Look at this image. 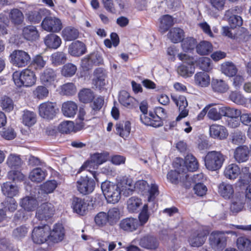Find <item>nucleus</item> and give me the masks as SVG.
Masks as SVG:
<instances>
[{"label": "nucleus", "mask_w": 251, "mask_h": 251, "mask_svg": "<svg viewBox=\"0 0 251 251\" xmlns=\"http://www.w3.org/2000/svg\"><path fill=\"white\" fill-rule=\"evenodd\" d=\"M241 173L240 167L236 164H231L227 166L224 171L225 177L229 179H235Z\"/></svg>", "instance_id": "nucleus-35"}, {"label": "nucleus", "mask_w": 251, "mask_h": 251, "mask_svg": "<svg viewBox=\"0 0 251 251\" xmlns=\"http://www.w3.org/2000/svg\"><path fill=\"white\" fill-rule=\"evenodd\" d=\"M218 192L225 199H229L233 196L234 189L232 185L223 182L218 186Z\"/></svg>", "instance_id": "nucleus-32"}, {"label": "nucleus", "mask_w": 251, "mask_h": 251, "mask_svg": "<svg viewBox=\"0 0 251 251\" xmlns=\"http://www.w3.org/2000/svg\"><path fill=\"white\" fill-rule=\"evenodd\" d=\"M108 156L107 152L96 153L91 156V161L95 164L100 165L107 160Z\"/></svg>", "instance_id": "nucleus-60"}, {"label": "nucleus", "mask_w": 251, "mask_h": 251, "mask_svg": "<svg viewBox=\"0 0 251 251\" xmlns=\"http://www.w3.org/2000/svg\"><path fill=\"white\" fill-rule=\"evenodd\" d=\"M55 104L51 102H46L40 104L39 106V115L48 120H51L55 116L56 110Z\"/></svg>", "instance_id": "nucleus-14"}, {"label": "nucleus", "mask_w": 251, "mask_h": 251, "mask_svg": "<svg viewBox=\"0 0 251 251\" xmlns=\"http://www.w3.org/2000/svg\"><path fill=\"white\" fill-rule=\"evenodd\" d=\"M226 156L221 151H209L204 157L206 168L212 171L219 170L226 160Z\"/></svg>", "instance_id": "nucleus-4"}, {"label": "nucleus", "mask_w": 251, "mask_h": 251, "mask_svg": "<svg viewBox=\"0 0 251 251\" xmlns=\"http://www.w3.org/2000/svg\"><path fill=\"white\" fill-rule=\"evenodd\" d=\"M52 64L55 66L64 64L67 59L66 54L63 52L57 51L53 53L51 56Z\"/></svg>", "instance_id": "nucleus-57"}, {"label": "nucleus", "mask_w": 251, "mask_h": 251, "mask_svg": "<svg viewBox=\"0 0 251 251\" xmlns=\"http://www.w3.org/2000/svg\"><path fill=\"white\" fill-rule=\"evenodd\" d=\"M78 96L80 101L84 103L91 102L95 98L93 91L87 88H84L80 90L78 93Z\"/></svg>", "instance_id": "nucleus-45"}, {"label": "nucleus", "mask_w": 251, "mask_h": 251, "mask_svg": "<svg viewBox=\"0 0 251 251\" xmlns=\"http://www.w3.org/2000/svg\"><path fill=\"white\" fill-rule=\"evenodd\" d=\"M209 133L214 139L224 140L228 136V133L226 128L223 126L213 124L210 126Z\"/></svg>", "instance_id": "nucleus-19"}, {"label": "nucleus", "mask_w": 251, "mask_h": 251, "mask_svg": "<svg viewBox=\"0 0 251 251\" xmlns=\"http://www.w3.org/2000/svg\"><path fill=\"white\" fill-rule=\"evenodd\" d=\"M221 71L226 76L231 77L236 75L237 69L233 63L226 62L222 64Z\"/></svg>", "instance_id": "nucleus-50"}, {"label": "nucleus", "mask_w": 251, "mask_h": 251, "mask_svg": "<svg viewBox=\"0 0 251 251\" xmlns=\"http://www.w3.org/2000/svg\"><path fill=\"white\" fill-rule=\"evenodd\" d=\"M95 78L94 82L97 87L100 89L105 85V73L102 68H98L94 71Z\"/></svg>", "instance_id": "nucleus-38"}, {"label": "nucleus", "mask_w": 251, "mask_h": 251, "mask_svg": "<svg viewBox=\"0 0 251 251\" xmlns=\"http://www.w3.org/2000/svg\"><path fill=\"white\" fill-rule=\"evenodd\" d=\"M195 63H197L199 68L204 71H208L212 68L211 60L208 57H200L197 60H195Z\"/></svg>", "instance_id": "nucleus-59"}, {"label": "nucleus", "mask_w": 251, "mask_h": 251, "mask_svg": "<svg viewBox=\"0 0 251 251\" xmlns=\"http://www.w3.org/2000/svg\"><path fill=\"white\" fill-rule=\"evenodd\" d=\"M236 245L240 251H251V241L245 237L238 238Z\"/></svg>", "instance_id": "nucleus-53"}, {"label": "nucleus", "mask_w": 251, "mask_h": 251, "mask_svg": "<svg viewBox=\"0 0 251 251\" xmlns=\"http://www.w3.org/2000/svg\"><path fill=\"white\" fill-rule=\"evenodd\" d=\"M206 239V234L201 230H193L190 232L188 237V242L193 247L201 246Z\"/></svg>", "instance_id": "nucleus-12"}, {"label": "nucleus", "mask_w": 251, "mask_h": 251, "mask_svg": "<svg viewBox=\"0 0 251 251\" xmlns=\"http://www.w3.org/2000/svg\"><path fill=\"white\" fill-rule=\"evenodd\" d=\"M194 81L196 85L201 87H206L210 84L209 75L205 72L197 73L194 76Z\"/></svg>", "instance_id": "nucleus-40"}, {"label": "nucleus", "mask_w": 251, "mask_h": 251, "mask_svg": "<svg viewBox=\"0 0 251 251\" xmlns=\"http://www.w3.org/2000/svg\"><path fill=\"white\" fill-rule=\"evenodd\" d=\"M103 58L98 52L91 53L81 60L82 67L86 69H90L93 65L97 66L102 64Z\"/></svg>", "instance_id": "nucleus-16"}, {"label": "nucleus", "mask_w": 251, "mask_h": 251, "mask_svg": "<svg viewBox=\"0 0 251 251\" xmlns=\"http://www.w3.org/2000/svg\"><path fill=\"white\" fill-rule=\"evenodd\" d=\"M180 165L181 163L183 162V160L180 158L178 159ZM185 166L181 165V169L184 171V173L186 174V171L189 172L196 171L199 168V163L195 156L192 154H188L185 157V161H184Z\"/></svg>", "instance_id": "nucleus-18"}, {"label": "nucleus", "mask_w": 251, "mask_h": 251, "mask_svg": "<svg viewBox=\"0 0 251 251\" xmlns=\"http://www.w3.org/2000/svg\"><path fill=\"white\" fill-rule=\"evenodd\" d=\"M24 38L29 41H35L38 39L39 34L36 27L33 25H28L23 29Z\"/></svg>", "instance_id": "nucleus-37"}, {"label": "nucleus", "mask_w": 251, "mask_h": 251, "mask_svg": "<svg viewBox=\"0 0 251 251\" xmlns=\"http://www.w3.org/2000/svg\"><path fill=\"white\" fill-rule=\"evenodd\" d=\"M72 206L74 212L80 215H84L88 210V203L83 199L75 197L73 200Z\"/></svg>", "instance_id": "nucleus-26"}, {"label": "nucleus", "mask_w": 251, "mask_h": 251, "mask_svg": "<svg viewBox=\"0 0 251 251\" xmlns=\"http://www.w3.org/2000/svg\"><path fill=\"white\" fill-rule=\"evenodd\" d=\"M212 87L215 91L224 93L228 89V86L223 80H214L212 83Z\"/></svg>", "instance_id": "nucleus-64"}, {"label": "nucleus", "mask_w": 251, "mask_h": 251, "mask_svg": "<svg viewBox=\"0 0 251 251\" xmlns=\"http://www.w3.org/2000/svg\"><path fill=\"white\" fill-rule=\"evenodd\" d=\"M141 199L132 197L127 201V209L129 212L133 213L137 211L142 204Z\"/></svg>", "instance_id": "nucleus-54"}, {"label": "nucleus", "mask_w": 251, "mask_h": 251, "mask_svg": "<svg viewBox=\"0 0 251 251\" xmlns=\"http://www.w3.org/2000/svg\"><path fill=\"white\" fill-rule=\"evenodd\" d=\"M47 175V173L45 170L36 168L30 172L29 178L32 181L39 183L44 180Z\"/></svg>", "instance_id": "nucleus-36"}, {"label": "nucleus", "mask_w": 251, "mask_h": 251, "mask_svg": "<svg viewBox=\"0 0 251 251\" xmlns=\"http://www.w3.org/2000/svg\"><path fill=\"white\" fill-rule=\"evenodd\" d=\"M101 189L108 203H116L120 200L121 194L116 184L110 181H104L101 183Z\"/></svg>", "instance_id": "nucleus-5"}, {"label": "nucleus", "mask_w": 251, "mask_h": 251, "mask_svg": "<svg viewBox=\"0 0 251 251\" xmlns=\"http://www.w3.org/2000/svg\"><path fill=\"white\" fill-rule=\"evenodd\" d=\"M50 227L48 225L35 227L32 230V239L34 243L41 244L50 238Z\"/></svg>", "instance_id": "nucleus-10"}, {"label": "nucleus", "mask_w": 251, "mask_h": 251, "mask_svg": "<svg viewBox=\"0 0 251 251\" xmlns=\"http://www.w3.org/2000/svg\"><path fill=\"white\" fill-rule=\"evenodd\" d=\"M77 70L76 66L71 63H68L62 67L61 75L66 77H70L75 75Z\"/></svg>", "instance_id": "nucleus-56"}, {"label": "nucleus", "mask_w": 251, "mask_h": 251, "mask_svg": "<svg viewBox=\"0 0 251 251\" xmlns=\"http://www.w3.org/2000/svg\"><path fill=\"white\" fill-rule=\"evenodd\" d=\"M1 190L6 198H13L19 195V187L10 182L3 183L1 185Z\"/></svg>", "instance_id": "nucleus-20"}, {"label": "nucleus", "mask_w": 251, "mask_h": 251, "mask_svg": "<svg viewBox=\"0 0 251 251\" xmlns=\"http://www.w3.org/2000/svg\"><path fill=\"white\" fill-rule=\"evenodd\" d=\"M95 187V181L87 175L81 176L76 181V187L78 191L83 195L91 193Z\"/></svg>", "instance_id": "nucleus-9"}, {"label": "nucleus", "mask_w": 251, "mask_h": 251, "mask_svg": "<svg viewBox=\"0 0 251 251\" xmlns=\"http://www.w3.org/2000/svg\"><path fill=\"white\" fill-rule=\"evenodd\" d=\"M121 194L125 197L131 195L134 189V185L132 180L130 178H124L122 179L117 184Z\"/></svg>", "instance_id": "nucleus-25"}, {"label": "nucleus", "mask_w": 251, "mask_h": 251, "mask_svg": "<svg viewBox=\"0 0 251 251\" xmlns=\"http://www.w3.org/2000/svg\"><path fill=\"white\" fill-rule=\"evenodd\" d=\"M249 153L248 147L245 146L239 147L234 152V158L239 163L245 162L249 158Z\"/></svg>", "instance_id": "nucleus-39"}, {"label": "nucleus", "mask_w": 251, "mask_h": 251, "mask_svg": "<svg viewBox=\"0 0 251 251\" xmlns=\"http://www.w3.org/2000/svg\"><path fill=\"white\" fill-rule=\"evenodd\" d=\"M106 216L109 221V224L113 225L115 224L120 218L121 213L120 210L117 207L110 208L106 213Z\"/></svg>", "instance_id": "nucleus-52"}, {"label": "nucleus", "mask_w": 251, "mask_h": 251, "mask_svg": "<svg viewBox=\"0 0 251 251\" xmlns=\"http://www.w3.org/2000/svg\"><path fill=\"white\" fill-rule=\"evenodd\" d=\"M28 230V229L26 226H20L13 230L12 236L15 239L21 240L26 235Z\"/></svg>", "instance_id": "nucleus-63"}, {"label": "nucleus", "mask_w": 251, "mask_h": 251, "mask_svg": "<svg viewBox=\"0 0 251 251\" xmlns=\"http://www.w3.org/2000/svg\"><path fill=\"white\" fill-rule=\"evenodd\" d=\"M44 43L48 48L57 49L60 46L62 41L59 36L51 33L46 36L44 39Z\"/></svg>", "instance_id": "nucleus-33"}, {"label": "nucleus", "mask_w": 251, "mask_h": 251, "mask_svg": "<svg viewBox=\"0 0 251 251\" xmlns=\"http://www.w3.org/2000/svg\"><path fill=\"white\" fill-rule=\"evenodd\" d=\"M174 21L172 16L165 15L160 18L159 28L161 32H164L173 25Z\"/></svg>", "instance_id": "nucleus-47"}, {"label": "nucleus", "mask_w": 251, "mask_h": 251, "mask_svg": "<svg viewBox=\"0 0 251 251\" xmlns=\"http://www.w3.org/2000/svg\"><path fill=\"white\" fill-rule=\"evenodd\" d=\"M213 50L212 44L205 41H201L196 46V50L198 54L201 55H207L210 53Z\"/></svg>", "instance_id": "nucleus-49"}, {"label": "nucleus", "mask_w": 251, "mask_h": 251, "mask_svg": "<svg viewBox=\"0 0 251 251\" xmlns=\"http://www.w3.org/2000/svg\"><path fill=\"white\" fill-rule=\"evenodd\" d=\"M56 78V75L55 71L50 68L46 69L41 74V81L47 87L54 85Z\"/></svg>", "instance_id": "nucleus-22"}, {"label": "nucleus", "mask_w": 251, "mask_h": 251, "mask_svg": "<svg viewBox=\"0 0 251 251\" xmlns=\"http://www.w3.org/2000/svg\"><path fill=\"white\" fill-rule=\"evenodd\" d=\"M150 214L148 212V205L145 204L138 216L139 226H143L149 220Z\"/></svg>", "instance_id": "nucleus-62"}, {"label": "nucleus", "mask_w": 251, "mask_h": 251, "mask_svg": "<svg viewBox=\"0 0 251 251\" xmlns=\"http://www.w3.org/2000/svg\"><path fill=\"white\" fill-rule=\"evenodd\" d=\"M61 109L65 116L73 118L74 117L78 110V106L74 101H67L62 104Z\"/></svg>", "instance_id": "nucleus-28"}, {"label": "nucleus", "mask_w": 251, "mask_h": 251, "mask_svg": "<svg viewBox=\"0 0 251 251\" xmlns=\"http://www.w3.org/2000/svg\"><path fill=\"white\" fill-rule=\"evenodd\" d=\"M42 27L48 32H58L62 28L61 20L55 17H46L41 24Z\"/></svg>", "instance_id": "nucleus-11"}, {"label": "nucleus", "mask_w": 251, "mask_h": 251, "mask_svg": "<svg viewBox=\"0 0 251 251\" xmlns=\"http://www.w3.org/2000/svg\"><path fill=\"white\" fill-rule=\"evenodd\" d=\"M209 244L211 248L216 251H222L226 245L227 237L222 231H213L210 235Z\"/></svg>", "instance_id": "nucleus-8"}, {"label": "nucleus", "mask_w": 251, "mask_h": 251, "mask_svg": "<svg viewBox=\"0 0 251 251\" xmlns=\"http://www.w3.org/2000/svg\"><path fill=\"white\" fill-rule=\"evenodd\" d=\"M130 129V123L129 121H126L124 124L119 123L116 125L117 133L124 138L127 137L129 135Z\"/></svg>", "instance_id": "nucleus-44"}, {"label": "nucleus", "mask_w": 251, "mask_h": 251, "mask_svg": "<svg viewBox=\"0 0 251 251\" xmlns=\"http://www.w3.org/2000/svg\"><path fill=\"white\" fill-rule=\"evenodd\" d=\"M50 11L45 8L36 9L33 11H29L27 14V18L30 22L33 23H39L43 17L48 16Z\"/></svg>", "instance_id": "nucleus-24"}, {"label": "nucleus", "mask_w": 251, "mask_h": 251, "mask_svg": "<svg viewBox=\"0 0 251 251\" xmlns=\"http://www.w3.org/2000/svg\"><path fill=\"white\" fill-rule=\"evenodd\" d=\"M13 80L17 87H31L35 84L36 76L33 71L25 69L21 72H15L13 74Z\"/></svg>", "instance_id": "nucleus-2"}, {"label": "nucleus", "mask_w": 251, "mask_h": 251, "mask_svg": "<svg viewBox=\"0 0 251 251\" xmlns=\"http://www.w3.org/2000/svg\"><path fill=\"white\" fill-rule=\"evenodd\" d=\"M134 99L126 91L123 90L120 92L119 101L123 106L131 109L134 107Z\"/></svg>", "instance_id": "nucleus-34"}, {"label": "nucleus", "mask_w": 251, "mask_h": 251, "mask_svg": "<svg viewBox=\"0 0 251 251\" xmlns=\"http://www.w3.org/2000/svg\"><path fill=\"white\" fill-rule=\"evenodd\" d=\"M197 41L192 37H188L182 41L181 47L183 50L188 51L194 49L196 47Z\"/></svg>", "instance_id": "nucleus-61"}, {"label": "nucleus", "mask_w": 251, "mask_h": 251, "mask_svg": "<svg viewBox=\"0 0 251 251\" xmlns=\"http://www.w3.org/2000/svg\"><path fill=\"white\" fill-rule=\"evenodd\" d=\"M57 185L56 181L54 180L47 181L41 186L40 192L39 193H44L46 195L52 193Z\"/></svg>", "instance_id": "nucleus-55"}, {"label": "nucleus", "mask_w": 251, "mask_h": 251, "mask_svg": "<svg viewBox=\"0 0 251 251\" xmlns=\"http://www.w3.org/2000/svg\"><path fill=\"white\" fill-rule=\"evenodd\" d=\"M19 203L21 207L27 211L34 210L38 204L37 200L31 196H26L21 199Z\"/></svg>", "instance_id": "nucleus-30"}, {"label": "nucleus", "mask_w": 251, "mask_h": 251, "mask_svg": "<svg viewBox=\"0 0 251 251\" xmlns=\"http://www.w3.org/2000/svg\"><path fill=\"white\" fill-rule=\"evenodd\" d=\"M64 235V228L62 224H56L52 230H50L49 236L54 242H58L63 239Z\"/></svg>", "instance_id": "nucleus-29"}, {"label": "nucleus", "mask_w": 251, "mask_h": 251, "mask_svg": "<svg viewBox=\"0 0 251 251\" xmlns=\"http://www.w3.org/2000/svg\"><path fill=\"white\" fill-rule=\"evenodd\" d=\"M54 209L53 205L50 203L42 204L38 208L36 213V217L41 221L47 220L53 215Z\"/></svg>", "instance_id": "nucleus-15"}, {"label": "nucleus", "mask_w": 251, "mask_h": 251, "mask_svg": "<svg viewBox=\"0 0 251 251\" xmlns=\"http://www.w3.org/2000/svg\"><path fill=\"white\" fill-rule=\"evenodd\" d=\"M1 206L4 211H8L13 213L16 211L18 207V204L16 200L13 198H6L1 203Z\"/></svg>", "instance_id": "nucleus-51"}, {"label": "nucleus", "mask_w": 251, "mask_h": 251, "mask_svg": "<svg viewBox=\"0 0 251 251\" xmlns=\"http://www.w3.org/2000/svg\"><path fill=\"white\" fill-rule=\"evenodd\" d=\"M172 100L175 102L177 107H178L180 113L176 117V121H179L181 119L186 117L188 114V110L186 109L188 105L187 101L186 98L183 96H171Z\"/></svg>", "instance_id": "nucleus-17"}, {"label": "nucleus", "mask_w": 251, "mask_h": 251, "mask_svg": "<svg viewBox=\"0 0 251 251\" xmlns=\"http://www.w3.org/2000/svg\"><path fill=\"white\" fill-rule=\"evenodd\" d=\"M139 227V221L136 218H126L120 223V227L127 232H133Z\"/></svg>", "instance_id": "nucleus-23"}, {"label": "nucleus", "mask_w": 251, "mask_h": 251, "mask_svg": "<svg viewBox=\"0 0 251 251\" xmlns=\"http://www.w3.org/2000/svg\"><path fill=\"white\" fill-rule=\"evenodd\" d=\"M86 45L82 42L76 41L72 43L68 48L69 53L75 57L81 56L86 52Z\"/></svg>", "instance_id": "nucleus-21"}, {"label": "nucleus", "mask_w": 251, "mask_h": 251, "mask_svg": "<svg viewBox=\"0 0 251 251\" xmlns=\"http://www.w3.org/2000/svg\"><path fill=\"white\" fill-rule=\"evenodd\" d=\"M237 9L239 10V8L236 6L226 11V15L229 16L228 23L231 27H240L243 24V19L241 17L235 14Z\"/></svg>", "instance_id": "nucleus-27"}, {"label": "nucleus", "mask_w": 251, "mask_h": 251, "mask_svg": "<svg viewBox=\"0 0 251 251\" xmlns=\"http://www.w3.org/2000/svg\"><path fill=\"white\" fill-rule=\"evenodd\" d=\"M22 120V123L25 126L30 127L36 122V115L32 111L27 110H24Z\"/></svg>", "instance_id": "nucleus-42"}, {"label": "nucleus", "mask_w": 251, "mask_h": 251, "mask_svg": "<svg viewBox=\"0 0 251 251\" xmlns=\"http://www.w3.org/2000/svg\"><path fill=\"white\" fill-rule=\"evenodd\" d=\"M139 107L142 112V114L140 115V120L143 124L154 127L162 126V122L158 115L152 112L148 114V103L146 101L141 102Z\"/></svg>", "instance_id": "nucleus-3"}, {"label": "nucleus", "mask_w": 251, "mask_h": 251, "mask_svg": "<svg viewBox=\"0 0 251 251\" xmlns=\"http://www.w3.org/2000/svg\"><path fill=\"white\" fill-rule=\"evenodd\" d=\"M222 106L216 105L215 107H209L207 112V117L209 119L216 121L221 119L223 114L222 113Z\"/></svg>", "instance_id": "nucleus-48"}, {"label": "nucleus", "mask_w": 251, "mask_h": 251, "mask_svg": "<svg viewBox=\"0 0 251 251\" xmlns=\"http://www.w3.org/2000/svg\"><path fill=\"white\" fill-rule=\"evenodd\" d=\"M9 17L12 23L15 25H19L24 21V15L22 11L17 8H14L10 11Z\"/></svg>", "instance_id": "nucleus-46"}, {"label": "nucleus", "mask_w": 251, "mask_h": 251, "mask_svg": "<svg viewBox=\"0 0 251 251\" xmlns=\"http://www.w3.org/2000/svg\"><path fill=\"white\" fill-rule=\"evenodd\" d=\"M222 113L223 116L230 118L239 117L241 112L240 110L227 106H222Z\"/></svg>", "instance_id": "nucleus-58"}, {"label": "nucleus", "mask_w": 251, "mask_h": 251, "mask_svg": "<svg viewBox=\"0 0 251 251\" xmlns=\"http://www.w3.org/2000/svg\"><path fill=\"white\" fill-rule=\"evenodd\" d=\"M183 30L178 27L172 28L168 33V38L174 43H177L182 41L184 37Z\"/></svg>", "instance_id": "nucleus-41"}, {"label": "nucleus", "mask_w": 251, "mask_h": 251, "mask_svg": "<svg viewBox=\"0 0 251 251\" xmlns=\"http://www.w3.org/2000/svg\"><path fill=\"white\" fill-rule=\"evenodd\" d=\"M62 35L65 40L72 41L76 39L79 35L78 30L72 26L65 27L62 32Z\"/></svg>", "instance_id": "nucleus-43"}, {"label": "nucleus", "mask_w": 251, "mask_h": 251, "mask_svg": "<svg viewBox=\"0 0 251 251\" xmlns=\"http://www.w3.org/2000/svg\"><path fill=\"white\" fill-rule=\"evenodd\" d=\"M135 189L138 193L147 197L148 202H154L159 194L158 185L154 182L151 184L144 180H139L134 184Z\"/></svg>", "instance_id": "nucleus-1"}, {"label": "nucleus", "mask_w": 251, "mask_h": 251, "mask_svg": "<svg viewBox=\"0 0 251 251\" xmlns=\"http://www.w3.org/2000/svg\"><path fill=\"white\" fill-rule=\"evenodd\" d=\"M178 59L186 63L188 66L181 65L178 66L177 71L178 74L184 77H188L192 75L195 72V59L185 53L178 54Z\"/></svg>", "instance_id": "nucleus-6"}, {"label": "nucleus", "mask_w": 251, "mask_h": 251, "mask_svg": "<svg viewBox=\"0 0 251 251\" xmlns=\"http://www.w3.org/2000/svg\"><path fill=\"white\" fill-rule=\"evenodd\" d=\"M243 30H245V29ZM222 34L223 36L235 40L238 42L245 41L248 35L245 31L238 30L236 32L234 27H230L228 26L222 27Z\"/></svg>", "instance_id": "nucleus-13"}, {"label": "nucleus", "mask_w": 251, "mask_h": 251, "mask_svg": "<svg viewBox=\"0 0 251 251\" xmlns=\"http://www.w3.org/2000/svg\"><path fill=\"white\" fill-rule=\"evenodd\" d=\"M31 57L28 52L20 50H14L10 55V62L19 68L25 67L29 64Z\"/></svg>", "instance_id": "nucleus-7"}, {"label": "nucleus", "mask_w": 251, "mask_h": 251, "mask_svg": "<svg viewBox=\"0 0 251 251\" xmlns=\"http://www.w3.org/2000/svg\"><path fill=\"white\" fill-rule=\"evenodd\" d=\"M139 245L144 248L155 250L158 248L159 242L156 237L152 236H147L140 239Z\"/></svg>", "instance_id": "nucleus-31"}]
</instances>
